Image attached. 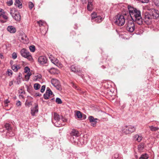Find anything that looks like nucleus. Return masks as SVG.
Returning <instances> with one entry per match:
<instances>
[{
	"instance_id": "obj_34",
	"label": "nucleus",
	"mask_w": 159,
	"mask_h": 159,
	"mask_svg": "<svg viewBox=\"0 0 159 159\" xmlns=\"http://www.w3.org/2000/svg\"><path fill=\"white\" fill-rule=\"evenodd\" d=\"M29 7L30 10H31L34 6V4L32 2H29L28 3Z\"/></svg>"
},
{
	"instance_id": "obj_44",
	"label": "nucleus",
	"mask_w": 159,
	"mask_h": 159,
	"mask_svg": "<svg viewBox=\"0 0 159 159\" xmlns=\"http://www.w3.org/2000/svg\"><path fill=\"white\" fill-rule=\"evenodd\" d=\"M7 74H8V75L11 76V75L12 74V71L10 69H8L7 70Z\"/></svg>"
},
{
	"instance_id": "obj_57",
	"label": "nucleus",
	"mask_w": 159,
	"mask_h": 159,
	"mask_svg": "<svg viewBox=\"0 0 159 159\" xmlns=\"http://www.w3.org/2000/svg\"><path fill=\"white\" fill-rule=\"evenodd\" d=\"M97 123H92V125L93 126H95L96 124Z\"/></svg>"
},
{
	"instance_id": "obj_28",
	"label": "nucleus",
	"mask_w": 159,
	"mask_h": 159,
	"mask_svg": "<svg viewBox=\"0 0 159 159\" xmlns=\"http://www.w3.org/2000/svg\"><path fill=\"white\" fill-rule=\"evenodd\" d=\"M149 128H150V130L152 131H156L157 130L159 129L158 127H154L153 125L149 126Z\"/></svg>"
},
{
	"instance_id": "obj_50",
	"label": "nucleus",
	"mask_w": 159,
	"mask_h": 159,
	"mask_svg": "<svg viewBox=\"0 0 159 159\" xmlns=\"http://www.w3.org/2000/svg\"><path fill=\"white\" fill-rule=\"evenodd\" d=\"M1 17H2L3 18L6 20H7L8 19L7 16L6 15H5L4 14H3V15L1 16Z\"/></svg>"
},
{
	"instance_id": "obj_3",
	"label": "nucleus",
	"mask_w": 159,
	"mask_h": 159,
	"mask_svg": "<svg viewBox=\"0 0 159 159\" xmlns=\"http://www.w3.org/2000/svg\"><path fill=\"white\" fill-rule=\"evenodd\" d=\"M80 133L78 131L75 129H73L70 133L69 139L72 143H76L78 141Z\"/></svg>"
},
{
	"instance_id": "obj_27",
	"label": "nucleus",
	"mask_w": 159,
	"mask_h": 159,
	"mask_svg": "<svg viewBox=\"0 0 159 159\" xmlns=\"http://www.w3.org/2000/svg\"><path fill=\"white\" fill-rule=\"evenodd\" d=\"M98 16L97 14L95 12H93L91 14V20L92 21Z\"/></svg>"
},
{
	"instance_id": "obj_11",
	"label": "nucleus",
	"mask_w": 159,
	"mask_h": 159,
	"mask_svg": "<svg viewBox=\"0 0 159 159\" xmlns=\"http://www.w3.org/2000/svg\"><path fill=\"white\" fill-rule=\"evenodd\" d=\"M38 62L41 64H44L47 63V59L46 57L44 56H41L39 57Z\"/></svg>"
},
{
	"instance_id": "obj_33",
	"label": "nucleus",
	"mask_w": 159,
	"mask_h": 159,
	"mask_svg": "<svg viewBox=\"0 0 159 159\" xmlns=\"http://www.w3.org/2000/svg\"><path fill=\"white\" fill-rule=\"evenodd\" d=\"M29 49L31 52H34L35 51V47L34 45H31L29 47Z\"/></svg>"
},
{
	"instance_id": "obj_2",
	"label": "nucleus",
	"mask_w": 159,
	"mask_h": 159,
	"mask_svg": "<svg viewBox=\"0 0 159 159\" xmlns=\"http://www.w3.org/2000/svg\"><path fill=\"white\" fill-rule=\"evenodd\" d=\"M116 20L115 23L116 24L119 26L123 25L125 23V19H127V17L126 14L125 15L120 14H118L116 17Z\"/></svg>"
},
{
	"instance_id": "obj_19",
	"label": "nucleus",
	"mask_w": 159,
	"mask_h": 159,
	"mask_svg": "<svg viewBox=\"0 0 159 159\" xmlns=\"http://www.w3.org/2000/svg\"><path fill=\"white\" fill-rule=\"evenodd\" d=\"M48 71L51 74H57L59 72L58 70L54 68L50 69Z\"/></svg>"
},
{
	"instance_id": "obj_46",
	"label": "nucleus",
	"mask_w": 159,
	"mask_h": 159,
	"mask_svg": "<svg viewBox=\"0 0 159 159\" xmlns=\"http://www.w3.org/2000/svg\"><path fill=\"white\" fill-rule=\"evenodd\" d=\"M30 69H29V68L28 67L26 66L25 68L24 71L25 73H27L28 71L29 72L30 71Z\"/></svg>"
},
{
	"instance_id": "obj_14",
	"label": "nucleus",
	"mask_w": 159,
	"mask_h": 159,
	"mask_svg": "<svg viewBox=\"0 0 159 159\" xmlns=\"http://www.w3.org/2000/svg\"><path fill=\"white\" fill-rule=\"evenodd\" d=\"M38 112V105L36 104L34 107L32 108L31 110V114L33 116H34L35 113Z\"/></svg>"
},
{
	"instance_id": "obj_63",
	"label": "nucleus",
	"mask_w": 159,
	"mask_h": 159,
	"mask_svg": "<svg viewBox=\"0 0 159 159\" xmlns=\"http://www.w3.org/2000/svg\"><path fill=\"white\" fill-rule=\"evenodd\" d=\"M21 39H22V40H23V37H22V38H21Z\"/></svg>"
},
{
	"instance_id": "obj_55",
	"label": "nucleus",
	"mask_w": 159,
	"mask_h": 159,
	"mask_svg": "<svg viewBox=\"0 0 159 159\" xmlns=\"http://www.w3.org/2000/svg\"><path fill=\"white\" fill-rule=\"evenodd\" d=\"M0 58L2 59H3L4 58L3 55L2 54H0Z\"/></svg>"
},
{
	"instance_id": "obj_29",
	"label": "nucleus",
	"mask_w": 159,
	"mask_h": 159,
	"mask_svg": "<svg viewBox=\"0 0 159 159\" xmlns=\"http://www.w3.org/2000/svg\"><path fill=\"white\" fill-rule=\"evenodd\" d=\"M40 87V85L38 83H35L34 84V87L35 90L39 89Z\"/></svg>"
},
{
	"instance_id": "obj_38",
	"label": "nucleus",
	"mask_w": 159,
	"mask_h": 159,
	"mask_svg": "<svg viewBox=\"0 0 159 159\" xmlns=\"http://www.w3.org/2000/svg\"><path fill=\"white\" fill-rule=\"evenodd\" d=\"M56 88L59 90H61L62 89L61 87V85L60 84V83L54 86Z\"/></svg>"
},
{
	"instance_id": "obj_47",
	"label": "nucleus",
	"mask_w": 159,
	"mask_h": 159,
	"mask_svg": "<svg viewBox=\"0 0 159 159\" xmlns=\"http://www.w3.org/2000/svg\"><path fill=\"white\" fill-rule=\"evenodd\" d=\"M149 0H140V2L142 3H147Z\"/></svg>"
},
{
	"instance_id": "obj_61",
	"label": "nucleus",
	"mask_w": 159,
	"mask_h": 159,
	"mask_svg": "<svg viewBox=\"0 0 159 159\" xmlns=\"http://www.w3.org/2000/svg\"><path fill=\"white\" fill-rule=\"evenodd\" d=\"M135 157H136V159H137V158H138L137 156H135Z\"/></svg>"
},
{
	"instance_id": "obj_32",
	"label": "nucleus",
	"mask_w": 159,
	"mask_h": 159,
	"mask_svg": "<svg viewBox=\"0 0 159 159\" xmlns=\"http://www.w3.org/2000/svg\"><path fill=\"white\" fill-rule=\"evenodd\" d=\"M76 115L78 118H81L82 117V113L80 111H77Z\"/></svg>"
},
{
	"instance_id": "obj_40",
	"label": "nucleus",
	"mask_w": 159,
	"mask_h": 159,
	"mask_svg": "<svg viewBox=\"0 0 159 159\" xmlns=\"http://www.w3.org/2000/svg\"><path fill=\"white\" fill-rule=\"evenodd\" d=\"M26 88L27 91L30 93L32 91L31 87L29 86L26 85Z\"/></svg>"
},
{
	"instance_id": "obj_48",
	"label": "nucleus",
	"mask_w": 159,
	"mask_h": 159,
	"mask_svg": "<svg viewBox=\"0 0 159 159\" xmlns=\"http://www.w3.org/2000/svg\"><path fill=\"white\" fill-rule=\"evenodd\" d=\"M16 104L17 106L19 107L21 105V103L20 101H18L16 103Z\"/></svg>"
},
{
	"instance_id": "obj_10",
	"label": "nucleus",
	"mask_w": 159,
	"mask_h": 159,
	"mask_svg": "<svg viewBox=\"0 0 159 159\" xmlns=\"http://www.w3.org/2000/svg\"><path fill=\"white\" fill-rule=\"evenodd\" d=\"M53 93L49 88L48 87L45 93L43 94V97L45 99H49V97L50 95H52Z\"/></svg>"
},
{
	"instance_id": "obj_36",
	"label": "nucleus",
	"mask_w": 159,
	"mask_h": 159,
	"mask_svg": "<svg viewBox=\"0 0 159 159\" xmlns=\"http://www.w3.org/2000/svg\"><path fill=\"white\" fill-rule=\"evenodd\" d=\"M32 74L31 72H28L27 73V74L26 75H25V77L26 79H27V80H28L30 79V76Z\"/></svg>"
},
{
	"instance_id": "obj_31",
	"label": "nucleus",
	"mask_w": 159,
	"mask_h": 159,
	"mask_svg": "<svg viewBox=\"0 0 159 159\" xmlns=\"http://www.w3.org/2000/svg\"><path fill=\"white\" fill-rule=\"evenodd\" d=\"M144 148V145L143 144H141L138 146V149L140 152L142 151Z\"/></svg>"
},
{
	"instance_id": "obj_60",
	"label": "nucleus",
	"mask_w": 159,
	"mask_h": 159,
	"mask_svg": "<svg viewBox=\"0 0 159 159\" xmlns=\"http://www.w3.org/2000/svg\"><path fill=\"white\" fill-rule=\"evenodd\" d=\"M102 68L103 69H104V68H105V67H104V66H102Z\"/></svg>"
},
{
	"instance_id": "obj_41",
	"label": "nucleus",
	"mask_w": 159,
	"mask_h": 159,
	"mask_svg": "<svg viewBox=\"0 0 159 159\" xmlns=\"http://www.w3.org/2000/svg\"><path fill=\"white\" fill-rule=\"evenodd\" d=\"M45 87L46 86L45 85H43L42 86L41 89H40V92L41 93H43L44 92L45 89Z\"/></svg>"
},
{
	"instance_id": "obj_25",
	"label": "nucleus",
	"mask_w": 159,
	"mask_h": 159,
	"mask_svg": "<svg viewBox=\"0 0 159 159\" xmlns=\"http://www.w3.org/2000/svg\"><path fill=\"white\" fill-rule=\"evenodd\" d=\"M20 68L19 65H12L11 66V68L12 70L15 72H16L18 69Z\"/></svg>"
},
{
	"instance_id": "obj_16",
	"label": "nucleus",
	"mask_w": 159,
	"mask_h": 159,
	"mask_svg": "<svg viewBox=\"0 0 159 159\" xmlns=\"http://www.w3.org/2000/svg\"><path fill=\"white\" fill-rule=\"evenodd\" d=\"M49 58L51 62L55 65L57 64L59 62L58 60L53 57L52 55H50Z\"/></svg>"
},
{
	"instance_id": "obj_56",
	"label": "nucleus",
	"mask_w": 159,
	"mask_h": 159,
	"mask_svg": "<svg viewBox=\"0 0 159 159\" xmlns=\"http://www.w3.org/2000/svg\"><path fill=\"white\" fill-rule=\"evenodd\" d=\"M72 86L74 88H76V86L73 83H72Z\"/></svg>"
},
{
	"instance_id": "obj_51",
	"label": "nucleus",
	"mask_w": 159,
	"mask_h": 159,
	"mask_svg": "<svg viewBox=\"0 0 159 159\" xmlns=\"http://www.w3.org/2000/svg\"><path fill=\"white\" fill-rule=\"evenodd\" d=\"M10 102V101L8 99H7L4 101V103L5 104H7Z\"/></svg>"
},
{
	"instance_id": "obj_23",
	"label": "nucleus",
	"mask_w": 159,
	"mask_h": 159,
	"mask_svg": "<svg viewBox=\"0 0 159 159\" xmlns=\"http://www.w3.org/2000/svg\"><path fill=\"white\" fill-rule=\"evenodd\" d=\"M51 82L54 86L60 83L59 81L56 79H52L51 80Z\"/></svg>"
},
{
	"instance_id": "obj_26",
	"label": "nucleus",
	"mask_w": 159,
	"mask_h": 159,
	"mask_svg": "<svg viewBox=\"0 0 159 159\" xmlns=\"http://www.w3.org/2000/svg\"><path fill=\"white\" fill-rule=\"evenodd\" d=\"M148 158V156L147 154L145 153L142 154L139 159H147Z\"/></svg>"
},
{
	"instance_id": "obj_17",
	"label": "nucleus",
	"mask_w": 159,
	"mask_h": 159,
	"mask_svg": "<svg viewBox=\"0 0 159 159\" xmlns=\"http://www.w3.org/2000/svg\"><path fill=\"white\" fill-rule=\"evenodd\" d=\"M133 138L135 141H137L138 142H140L142 139V136L138 134H136L134 135Z\"/></svg>"
},
{
	"instance_id": "obj_5",
	"label": "nucleus",
	"mask_w": 159,
	"mask_h": 159,
	"mask_svg": "<svg viewBox=\"0 0 159 159\" xmlns=\"http://www.w3.org/2000/svg\"><path fill=\"white\" fill-rule=\"evenodd\" d=\"M20 54L23 57L27 58L29 61L32 62L33 59L29 52L25 48L22 49L20 51Z\"/></svg>"
},
{
	"instance_id": "obj_52",
	"label": "nucleus",
	"mask_w": 159,
	"mask_h": 159,
	"mask_svg": "<svg viewBox=\"0 0 159 159\" xmlns=\"http://www.w3.org/2000/svg\"><path fill=\"white\" fill-rule=\"evenodd\" d=\"M155 5H156V6H157V7L159 9V2H155Z\"/></svg>"
},
{
	"instance_id": "obj_58",
	"label": "nucleus",
	"mask_w": 159,
	"mask_h": 159,
	"mask_svg": "<svg viewBox=\"0 0 159 159\" xmlns=\"http://www.w3.org/2000/svg\"><path fill=\"white\" fill-rule=\"evenodd\" d=\"M13 83L12 81H11L9 83V85L10 86H11V85H12L13 84Z\"/></svg>"
},
{
	"instance_id": "obj_6",
	"label": "nucleus",
	"mask_w": 159,
	"mask_h": 159,
	"mask_svg": "<svg viewBox=\"0 0 159 159\" xmlns=\"http://www.w3.org/2000/svg\"><path fill=\"white\" fill-rule=\"evenodd\" d=\"M11 15L13 18L17 21H20L21 19V16L19 12L13 9H11Z\"/></svg>"
},
{
	"instance_id": "obj_20",
	"label": "nucleus",
	"mask_w": 159,
	"mask_h": 159,
	"mask_svg": "<svg viewBox=\"0 0 159 159\" xmlns=\"http://www.w3.org/2000/svg\"><path fill=\"white\" fill-rule=\"evenodd\" d=\"M15 5L16 7L19 8H21L22 7V3L19 0H15Z\"/></svg>"
},
{
	"instance_id": "obj_37",
	"label": "nucleus",
	"mask_w": 159,
	"mask_h": 159,
	"mask_svg": "<svg viewBox=\"0 0 159 159\" xmlns=\"http://www.w3.org/2000/svg\"><path fill=\"white\" fill-rule=\"evenodd\" d=\"M25 105L26 106H27L28 107H30L32 105V103L31 101L28 102L27 100H26L25 102Z\"/></svg>"
},
{
	"instance_id": "obj_12",
	"label": "nucleus",
	"mask_w": 159,
	"mask_h": 159,
	"mask_svg": "<svg viewBox=\"0 0 159 159\" xmlns=\"http://www.w3.org/2000/svg\"><path fill=\"white\" fill-rule=\"evenodd\" d=\"M152 19H156L159 17V14L157 11L154 9L152 12L150 13Z\"/></svg>"
},
{
	"instance_id": "obj_59",
	"label": "nucleus",
	"mask_w": 159,
	"mask_h": 159,
	"mask_svg": "<svg viewBox=\"0 0 159 159\" xmlns=\"http://www.w3.org/2000/svg\"><path fill=\"white\" fill-rule=\"evenodd\" d=\"M17 84H20V80L17 81Z\"/></svg>"
},
{
	"instance_id": "obj_9",
	"label": "nucleus",
	"mask_w": 159,
	"mask_h": 159,
	"mask_svg": "<svg viewBox=\"0 0 159 159\" xmlns=\"http://www.w3.org/2000/svg\"><path fill=\"white\" fill-rule=\"evenodd\" d=\"M5 127L6 129L9 131L7 133V135L10 136H13L14 135V134L11 131L12 128L10 124L7 123L5 125Z\"/></svg>"
},
{
	"instance_id": "obj_43",
	"label": "nucleus",
	"mask_w": 159,
	"mask_h": 159,
	"mask_svg": "<svg viewBox=\"0 0 159 159\" xmlns=\"http://www.w3.org/2000/svg\"><path fill=\"white\" fill-rule=\"evenodd\" d=\"M7 4L9 6H10L13 4V0H9V1L7 2Z\"/></svg>"
},
{
	"instance_id": "obj_8",
	"label": "nucleus",
	"mask_w": 159,
	"mask_h": 159,
	"mask_svg": "<svg viewBox=\"0 0 159 159\" xmlns=\"http://www.w3.org/2000/svg\"><path fill=\"white\" fill-rule=\"evenodd\" d=\"M134 21L130 20L128 23L126 27L127 30L130 32H133L135 29V25Z\"/></svg>"
},
{
	"instance_id": "obj_13",
	"label": "nucleus",
	"mask_w": 159,
	"mask_h": 159,
	"mask_svg": "<svg viewBox=\"0 0 159 159\" xmlns=\"http://www.w3.org/2000/svg\"><path fill=\"white\" fill-rule=\"evenodd\" d=\"M93 0H88L87 10L89 11H91L93 9V5L92 4Z\"/></svg>"
},
{
	"instance_id": "obj_18",
	"label": "nucleus",
	"mask_w": 159,
	"mask_h": 159,
	"mask_svg": "<svg viewBox=\"0 0 159 159\" xmlns=\"http://www.w3.org/2000/svg\"><path fill=\"white\" fill-rule=\"evenodd\" d=\"M152 19L151 16L150 14L148 13H146L145 15V21H151V19Z\"/></svg>"
},
{
	"instance_id": "obj_30",
	"label": "nucleus",
	"mask_w": 159,
	"mask_h": 159,
	"mask_svg": "<svg viewBox=\"0 0 159 159\" xmlns=\"http://www.w3.org/2000/svg\"><path fill=\"white\" fill-rule=\"evenodd\" d=\"M71 70L73 72H76L78 71L77 70L75 66L74 65H72L70 67Z\"/></svg>"
},
{
	"instance_id": "obj_49",
	"label": "nucleus",
	"mask_w": 159,
	"mask_h": 159,
	"mask_svg": "<svg viewBox=\"0 0 159 159\" xmlns=\"http://www.w3.org/2000/svg\"><path fill=\"white\" fill-rule=\"evenodd\" d=\"M3 14H4L3 11L2 9L0 10V16L1 17Z\"/></svg>"
},
{
	"instance_id": "obj_35",
	"label": "nucleus",
	"mask_w": 159,
	"mask_h": 159,
	"mask_svg": "<svg viewBox=\"0 0 159 159\" xmlns=\"http://www.w3.org/2000/svg\"><path fill=\"white\" fill-rule=\"evenodd\" d=\"M56 102L58 104H61L62 103V101L61 99L59 98H57L56 100Z\"/></svg>"
},
{
	"instance_id": "obj_45",
	"label": "nucleus",
	"mask_w": 159,
	"mask_h": 159,
	"mask_svg": "<svg viewBox=\"0 0 159 159\" xmlns=\"http://www.w3.org/2000/svg\"><path fill=\"white\" fill-rule=\"evenodd\" d=\"M37 23L39 24L40 26H41L43 25V22L41 20H40L37 21Z\"/></svg>"
},
{
	"instance_id": "obj_15",
	"label": "nucleus",
	"mask_w": 159,
	"mask_h": 159,
	"mask_svg": "<svg viewBox=\"0 0 159 159\" xmlns=\"http://www.w3.org/2000/svg\"><path fill=\"white\" fill-rule=\"evenodd\" d=\"M7 30L11 33H14L16 31L15 27L12 26H9L7 28Z\"/></svg>"
},
{
	"instance_id": "obj_7",
	"label": "nucleus",
	"mask_w": 159,
	"mask_h": 159,
	"mask_svg": "<svg viewBox=\"0 0 159 159\" xmlns=\"http://www.w3.org/2000/svg\"><path fill=\"white\" fill-rule=\"evenodd\" d=\"M61 116L56 113H54L53 117L54 120L55 121L54 123V125L57 127H59L61 126L60 120L61 119Z\"/></svg>"
},
{
	"instance_id": "obj_24",
	"label": "nucleus",
	"mask_w": 159,
	"mask_h": 159,
	"mask_svg": "<svg viewBox=\"0 0 159 159\" xmlns=\"http://www.w3.org/2000/svg\"><path fill=\"white\" fill-rule=\"evenodd\" d=\"M67 121V120L64 118L62 116H61V119H60V122H61V126L62 125H64V124H62V123H64L66 122Z\"/></svg>"
},
{
	"instance_id": "obj_54",
	"label": "nucleus",
	"mask_w": 159,
	"mask_h": 159,
	"mask_svg": "<svg viewBox=\"0 0 159 159\" xmlns=\"http://www.w3.org/2000/svg\"><path fill=\"white\" fill-rule=\"evenodd\" d=\"M41 95H42L41 94L39 93H36L35 94V95L36 96V97H40L41 96Z\"/></svg>"
},
{
	"instance_id": "obj_62",
	"label": "nucleus",
	"mask_w": 159,
	"mask_h": 159,
	"mask_svg": "<svg viewBox=\"0 0 159 159\" xmlns=\"http://www.w3.org/2000/svg\"><path fill=\"white\" fill-rule=\"evenodd\" d=\"M5 104V106H8L7 104Z\"/></svg>"
},
{
	"instance_id": "obj_42",
	"label": "nucleus",
	"mask_w": 159,
	"mask_h": 159,
	"mask_svg": "<svg viewBox=\"0 0 159 159\" xmlns=\"http://www.w3.org/2000/svg\"><path fill=\"white\" fill-rule=\"evenodd\" d=\"M12 57L14 59H16L17 57V54L16 52H13L12 54Z\"/></svg>"
},
{
	"instance_id": "obj_22",
	"label": "nucleus",
	"mask_w": 159,
	"mask_h": 159,
	"mask_svg": "<svg viewBox=\"0 0 159 159\" xmlns=\"http://www.w3.org/2000/svg\"><path fill=\"white\" fill-rule=\"evenodd\" d=\"M89 119L90 122L91 123H97V120H98L97 118H94L92 116H89Z\"/></svg>"
},
{
	"instance_id": "obj_4",
	"label": "nucleus",
	"mask_w": 159,
	"mask_h": 159,
	"mask_svg": "<svg viewBox=\"0 0 159 159\" xmlns=\"http://www.w3.org/2000/svg\"><path fill=\"white\" fill-rule=\"evenodd\" d=\"M136 130V127L132 125H125L122 127V132L125 134H128L134 132Z\"/></svg>"
},
{
	"instance_id": "obj_1",
	"label": "nucleus",
	"mask_w": 159,
	"mask_h": 159,
	"mask_svg": "<svg viewBox=\"0 0 159 159\" xmlns=\"http://www.w3.org/2000/svg\"><path fill=\"white\" fill-rule=\"evenodd\" d=\"M129 17L132 20L135 22L139 25H141L143 23V19L142 18L140 11L136 8L129 5L128 6Z\"/></svg>"
},
{
	"instance_id": "obj_53",
	"label": "nucleus",
	"mask_w": 159,
	"mask_h": 159,
	"mask_svg": "<svg viewBox=\"0 0 159 159\" xmlns=\"http://www.w3.org/2000/svg\"><path fill=\"white\" fill-rule=\"evenodd\" d=\"M37 79H41L42 78V76L41 75H37Z\"/></svg>"
},
{
	"instance_id": "obj_39",
	"label": "nucleus",
	"mask_w": 159,
	"mask_h": 159,
	"mask_svg": "<svg viewBox=\"0 0 159 159\" xmlns=\"http://www.w3.org/2000/svg\"><path fill=\"white\" fill-rule=\"evenodd\" d=\"M113 158L115 159H120V158L117 154H114L113 157Z\"/></svg>"
},
{
	"instance_id": "obj_21",
	"label": "nucleus",
	"mask_w": 159,
	"mask_h": 159,
	"mask_svg": "<svg viewBox=\"0 0 159 159\" xmlns=\"http://www.w3.org/2000/svg\"><path fill=\"white\" fill-rule=\"evenodd\" d=\"M102 20V18L100 16H98L92 21L93 22H95L96 23H100Z\"/></svg>"
}]
</instances>
